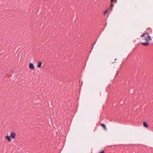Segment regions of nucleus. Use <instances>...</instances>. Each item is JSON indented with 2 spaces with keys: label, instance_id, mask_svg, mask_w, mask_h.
<instances>
[{
  "label": "nucleus",
  "instance_id": "f257e3e1",
  "mask_svg": "<svg viewBox=\"0 0 153 153\" xmlns=\"http://www.w3.org/2000/svg\"><path fill=\"white\" fill-rule=\"evenodd\" d=\"M146 36H145V38H144V39H148V41L149 40H152V38L151 37V36L149 35V33H146Z\"/></svg>",
  "mask_w": 153,
  "mask_h": 153
},
{
  "label": "nucleus",
  "instance_id": "f03ea898",
  "mask_svg": "<svg viewBox=\"0 0 153 153\" xmlns=\"http://www.w3.org/2000/svg\"><path fill=\"white\" fill-rule=\"evenodd\" d=\"M10 136L12 139H14L15 138L16 136V133L14 132H12L11 133Z\"/></svg>",
  "mask_w": 153,
  "mask_h": 153
},
{
  "label": "nucleus",
  "instance_id": "7ed1b4c3",
  "mask_svg": "<svg viewBox=\"0 0 153 153\" xmlns=\"http://www.w3.org/2000/svg\"><path fill=\"white\" fill-rule=\"evenodd\" d=\"M29 67L32 70H34L35 68L33 63H30Z\"/></svg>",
  "mask_w": 153,
  "mask_h": 153
},
{
  "label": "nucleus",
  "instance_id": "20e7f679",
  "mask_svg": "<svg viewBox=\"0 0 153 153\" xmlns=\"http://www.w3.org/2000/svg\"><path fill=\"white\" fill-rule=\"evenodd\" d=\"M146 41V42H142L141 43V44L144 45L146 46L149 45V43L148 42V40L147 39H145Z\"/></svg>",
  "mask_w": 153,
  "mask_h": 153
},
{
  "label": "nucleus",
  "instance_id": "39448f33",
  "mask_svg": "<svg viewBox=\"0 0 153 153\" xmlns=\"http://www.w3.org/2000/svg\"><path fill=\"white\" fill-rule=\"evenodd\" d=\"M6 138L7 139L8 141L10 142L11 140V137L10 136H9L8 135H7L6 136Z\"/></svg>",
  "mask_w": 153,
  "mask_h": 153
},
{
  "label": "nucleus",
  "instance_id": "423d86ee",
  "mask_svg": "<svg viewBox=\"0 0 153 153\" xmlns=\"http://www.w3.org/2000/svg\"><path fill=\"white\" fill-rule=\"evenodd\" d=\"M143 125L146 128H147L148 127V125L147 123L146 122H143Z\"/></svg>",
  "mask_w": 153,
  "mask_h": 153
},
{
  "label": "nucleus",
  "instance_id": "0eeeda50",
  "mask_svg": "<svg viewBox=\"0 0 153 153\" xmlns=\"http://www.w3.org/2000/svg\"><path fill=\"white\" fill-rule=\"evenodd\" d=\"M42 63L41 62H38V65H37V66L38 68H40L41 67L42 65Z\"/></svg>",
  "mask_w": 153,
  "mask_h": 153
},
{
  "label": "nucleus",
  "instance_id": "6e6552de",
  "mask_svg": "<svg viewBox=\"0 0 153 153\" xmlns=\"http://www.w3.org/2000/svg\"><path fill=\"white\" fill-rule=\"evenodd\" d=\"M101 125L105 129H106V127L105 125L104 124L102 123L101 124Z\"/></svg>",
  "mask_w": 153,
  "mask_h": 153
},
{
  "label": "nucleus",
  "instance_id": "1a4fd4ad",
  "mask_svg": "<svg viewBox=\"0 0 153 153\" xmlns=\"http://www.w3.org/2000/svg\"><path fill=\"white\" fill-rule=\"evenodd\" d=\"M144 37L145 36H146V33H145L143 34H142V35H141V37H144Z\"/></svg>",
  "mask_w": 153,
  "mask_h": 153
},
{
  "label": "nucleus",
  "instance_id": "9d476101",
  "mask_svg": "<svg viewBox=\"0 0 153 153\" xmlns=\"http://www.w3.org/2000/svg\"><path fill=\"white\" fill-rule=\"evenodd\" d=\"M108 9H107L106 10H105L104 12V15H105L106 14V13H107L108 12Z\"/></svg>",
  "mask_w": 153,
  "mask_h": 153
},
{
  "label": "nucleus",
  "instance_id": "9b49d317",
  "mask_svg": "<svg viewBox=\"0 0 153 153\" xmlns=\"http://www.w3.org/2000/svg\"><path fill=\"white\" fill-rule=\"evenodd\" d=\"M104 151L103 150L101 152H100L99 153H104Z\"/></svg>",
  "mask_w": 153,
  "mask_h": 153
},
{
  "label": "nucleus",
  "instance_id": "f8f14e48",
  "mask_svg": "<svg viewBox=\"0 0 153 153\" xmlns=\"http://www.w3.org/2000/svg\"><path fill=\"white\" fill-rule=\"evenodd\" d=\"M114 5V4H113L112 3H111V7H113Z\"/></svg>",
  "mask_w": 153,
  "mask_h": 153
},
{
  "label": "nucleus",
  "instance_id": "ddd939ff",
  "mask_svg": "<svg viewBox=\"0 0 153 153\" xmlns=\"http://www.w3.org/2000/svg\"><path fill=\"white\" fill-rule=\"evenodd\" d=\"M113 7H111V6L110 9H111V10H112L113 9Z\"/></svg>",
  "mask_w": 153,
  "mask_h": 153
},
{
  "label": "nucleus",
  "instance_id": "4468645a",
  "mask_svg": "<svg viewBox=\"0 0 153 153\" xmlns=\"http://www.w3.org/2000/svg\"><path fill=\"white\" fill-rule=\"evenodd\" d=\"M96 42H94V44L93 45V47H92V49L93 48V47H94V45L95 44H96Z\"/></svg>",
  "mask_w": 153,
  "mask_h": 153
},
{
  "label": "nucleus",
  "instance_id": "2eb2a0df",
  "mask_svg": "<svg viewBox=\"0 0 153 153\" xmlns=\"http://www.w3.org/2000/svg\"><path fill=\"white\" fill-rule=\"evenodd\" d=\"M114 1V0H111V3H112Z\"/></svg>",
  "mask_w": 153,
  "mask_h": 153
},
{
  "label": "nucleus",
  "instance_id": "dca6fc26",
  "mask_svg": "<svg viewBox=\"0 0 153 153\" xmlns=\"http://www.w3.org/2000/svg\"><path fill=\"white\" fill-rule=\"evenodd\" d=\"M118 73H117L116 74V75H117V74Z\"/></svg>",
  "mask_w": 153,
  "mask_h": 153
},
{
  "label": "nucleus",
  "instance_id": "f3484780",
  "mask_svg": "<svg viewBox=\"0 0 153 153\" xmlns=\"http://www.w3.org/2000/svg\"><path fill=\"white\" fill-rule=\"evenodd\" d=\"M117 0H116V1Z\"/></svg>",
  "mask_w": 153,
  "mask_h": 153
}]
</instances>
